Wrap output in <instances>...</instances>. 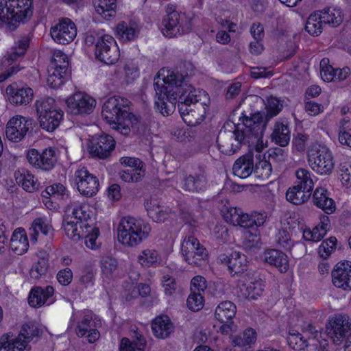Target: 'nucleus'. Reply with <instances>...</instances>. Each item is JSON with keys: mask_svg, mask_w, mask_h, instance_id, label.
Wrapping results in <instances>:
<instances>
[{"mask_svg": "<svg viewBox=\"0 0 351 351\" xmlns=\"http://www.w3.org/2000/svg\"><path fill=\"white\" fill-rule=\"evenodd\" d=\"M191 73H188L178 70L159 71L154 78V89L156 91L155 105L157 110L163 116L171 114L175 108L176 104H179V99L183 89H185V84L189 82Z\"/></svg>", "mask_w": 351, "mask_h": 351, "instance_id": "1", "label": "nucleus"}, {"mask_svg": "<svg viewBox=\"0 0 351 351\" xmlns=\"http://www.w3.org/2000/svg\"><path fill=\"white\" fill-rule=\"evenodd\" d=\"M261 119L256 115L252 119H246L243 116L242 124H237L234 132H220L217 138V144L220 152L226 155H232L236 153L242 145H255L256 151L261 152L263 148L262 139L263 126L255 128L254 122Z\"/></svg>", "mask_w": 351, "mask_h": 351, "instance_id": "2", "label": "nucleus"}, {"mask_svg": "<svg viewBox=\"0 0 351 351\" xmlns=\"http://www.w3.org/2000/svg\"><path fill=\"white\" fill-rule=\"evenodd\" d=\"M130 104L126 98L114 96L105 101L102 108L104 119L123 136H128L131 131L139 133L142 128L139 117L129 111Z\"/></svg>", "mask_w": 351, "mask_h": 351, "instance_id": "3", "label": "nucleus"}, {"mask_svg": "<svg viewBox=\"0 0 351 351\" xmlns=\"http://www.w3.org/2000/svg\"><path fill=\"white\" fill-rule=\"evenodd\" d=\"M208 100L205 91L194 88L186 82L178 104V110L183 121L189 125L200 123L205 118Z\"/></svg>", "mask_w": 351, "mask_h": 351, "instance_id": "4", "label": "nucleus"}, {"mask_svg": "<svg viewBox=\"0 0 351 351\" xmlns=\"http://www.w3.org/2000/svg\"><path fill=\"white\" fill-rule=\"evenodd\" d=\"M32 0H0V20L14 31L32 15Z\"/></svg>", "mask_w": 351, "mask_h": 351, "instance_id": "5", "label": "nucleus"}, {"mask_svg": "<svg viewBox=\"0 0 351 351\" xmlns=\"http://www.w3.org/2000/svg\"><path fill=\"white\" fill-rule=\"evenodd\" d=\"M117 231L120 242L129 246H135L147 238L151 232V226L149 223L128 216L121 219Z\"/></svg>", "mask_w": 351, "mask_h": 351, "instance_id": "6", "label": "nucleus"}, {"mask_svg": "<svg viewBox=\"0 0 351 351\" xmlns=\"http://www.w3.org/2000/svg\"><path fill=\"white\" fill-rule=\"evenodd\" d=\"M166 15L162 24L163 34L169 38L189 33L192 27L191 19L184 13L179 12L174 5L169 4L165 8Z\"/></svg>", "mask_w": 351, "mask_h": 351, "instance_id": "7", "label": "nucleus"}, {"mask_svg": "<svg viewBox=\"0 0 351 351\" xmlns=\"http://www.w3.org/2000/svg\"><path fill=\"white\" fill-rule=\"evenodd\" d=\"M308 162L311 169L321 175H329L335 162L331 151L325 145L313 143L308 149Z\"/></svg>", "mask_w": 351, "mask_h": 351, "instance_id": "8", "label": "nucleus"}, {"mask_svg": "<svg viewBox=\"0 0 351 351\" xmlns=\"http://www.w3.org/2000/svg\"><path fill=\"white\" fill-rule=\"evenodd\" d=\"M208 178L206 167L197 165L192 167L189 174H185L181 182L182 189L191 193H202L206 191Z\"/></svg>", "mask_w": 351, "mask_h": 351, "instance_id": "9", "label": "nucleus"}, {"mask_svg": "<svg viewBox=\"0 0 351 351\" xmlns=\"http://www.w3.org/2000/svg\"><path fill=\"white\" fill-rule=\"evenodd\" d=\"M29 39L27 36L22 37L16 42V46L12 47L10 51L4 56L1 65L5 71L0 74V82H3L8 77L21 70L19 65L14 64V62L25 55L29 47Z\"/></svg>", "mask_w": 351, "mask_h": 351, "instance_id": "10", "label": "nucleus"}, {"mask_svg": "<svg viewBox=\"0 0 351 351\" xmlns=\"http://www.w3.org/2000/svg\"><path fill=\"white\" fill-rule=\"evenodd\" d=\"M95 54L97 60L106 64H114L119 58V51L114 38L110 35L98 38Z\"/></svg>", "mask_w": 351, "mask_h": 351, "instance_id": "11", "label": "nucleus"}, {"mask_svg": "<svg viewBox=\"0 0 351 351\" xmlns=\"http://www.w3.org/2000/svg\"><path fill=\"white\" fill-rule=\"evenodd\" d=\"M116 141L107 134L102 133L92 136L88 145V150L93 158L106 159L114 150Z\"/></svg>", "mask_w": 351, "mask_h": 351, "instance_id": "12", "label": "nucleus"}, {"mask_svg": "<svg viewBox=\"0 0 351 351\" xmlns=\"http://www.w3.org/2000/svg\"><path fill=\"white\" fill-rule=\"evenodd\" d=\"M182 253L190 265L199 266L208 256L206 249L192 235L186 237L182 244Z\"/></svg>", "mask_w": 351, "mask_h": 351, "instance_id": "13", "label": "nucleus"}, {"mask_svg": "<svg viewBox=\"0 0 351 351\" xmlns=\"http://www.w3.org/2000/svg\"><path fill=\"white\" fill-rule=\"evenodd\" d=\"M328 335L336 345H341L351 332V319L346 314H337L330 320Z\"/></svg>", "mask_w": 351, "mask_h": 351, "instance_id": "14", "label": "nucleus"}, {"mask_svg": "<svg viewBox=\"0 0 351 351\" xmlns=\"http://www.w3.org/2000/svg\"><path fill=\"white\" fill-rule=\"evenodd\" d=\"M50 34L56 43L67 45L71 43L77 35L76 25L70 19L62 18L51 27Z\"/></svg>", "mask_w": 351, "mask_h": 351, "instance_id": "15", "label": "nucleus"}, {"mask_svg": "<svg viewBox=\"0 0 351 351\" xmlns=\"http://www.w3.org/2000/svg\"><path fill=\"white\" fill-rule=\"evenodd\" d=\"M33 120L22 116H16L10 119L5 129L8 139L12 142H19L24 138L30 128Z\"/></svg>", "mask_w": 351, "mask_h": 351, "instance_id": "16", "label": "nucleus"}, {"mask_svg": "<svg viewBox=\"0 0 351 351\" xmlns=\"http://www.w3.org/2000/svg\"><path fill=\"white\" fill-rule=\"evenodd\" d=\"M27 159L32 166L44 171L52 169L57 162L56 151L51 147L45 149L42 153L32 149L27 153Z\"/></svg>", "mask_w": 351, "mask_h": 351, "instance_id": "17", "label": "nucleus"}, {"mask_svg": "<svg viewBox=\"0 0 351 351\" xmlns=\"http://www.w3.org/2000/svg\"><path fill=\"white\" fill-rule=\"evenodd\" d=\"M66 102L71 113L75 115L89 114L96 106L93 97L81 92L73 94Z\"/></svg>", "mask_w": 351, "mask_h": 351, "instance_id": "18", "label": "nucleus"}, {"mask_svg": "<svg viewBox=\"0 0 351 351\" xmlns=\"http://www.w3.org/2000/svg\"><path fill=\"white\" fill-rule=\"evenodd\" d=\"M75 183L79 192L83 195L92 197L99 191V180L86 168L80 169L75 173Z\"/></svg>", "mask_w": 351, "mask_h": 351, "instance_id": "19", "label": "nucleus"}, {"mask_svg": "<svg viewBox=\"0 0 351 351\" xmlns=\"http://www.w3.org/2000/svg\"><path fill=\"white\" fill-rule=\"evenodd\" d=\"M333 285L343 290H351V262L338 263L332 271Z\"/></svg>", "mask_w": 351, "mask_h": 351, "instance_id": "20", "label": "nucleus"}, {"mask_svg": "<svg viewBox=\"0 0 351 351\" xmlns=\"http://www.w3.org/2000/svg\"><path fill=\"white\" fill-rule=\"evenodd\" d=\"M5 91L10 103L15 106L27 105L34 97L33 90L28 86L18 87L16 84H10Z\"/></svg>", "mask_w": 351, "mask_h": 351, "instance_id": "21", "label": "nucleus"}, {"mask_svg": "<svg viewBox=\"0 0 351 351\" xmlns=\"http://www.w3.org/2000/svg\"><path fill=\"white\" fill-rule=\"evenodd\" d=\"M267 112H257L253 114H252L251 117H247L245 115H243L244 117L246 119H252L256 115H258V117H261V119H258V121L254 122V125H253V128H255L256 125L257 126H263V131H262V137L263 136L264 132L265 130L267 122L274 117L276 116L281 110L282 106H280L279 100L276 98L271 97L268 100V103L266 107Z\"/></svg>", "mask_w": 351, "mask_h": 351, "instance_id": "22", "label": "nucleus"}, {"mask_svg": "<svg viewBox=\"0 0 351 351\" xmlns=\"http://www.w3.org/2000/svg\"><path fill=\"white\" fill-rule=\"evenodd\" d=\"M53 293L54 289L51 286H47L45 289L41 287H34L29 295V304L33 307H39L45 304H49L52 302L51 298Z\"/></svg>", "mask_w": 351, "mask_h": 351, "instance_id": "23", "label": "nucleus"}, {"mask_svg": "<svg viewBox=\"0 0 351 351\" xmlns=\"http://www.w3.org/2000/svg\"><path fill=\"white\" fill-rule=\"evenodd\" d=\"M263 258L265 263L278 268L281 273L286 272L289 269L287 256L278 250H266L263 254Z\"/></svg>", "mask_w": 351, "mask_h": 351, "instance_id": "24", "label": "nucleus"}, {"mask_svg": "<svg viewBox=\"0 0 351 351\" xmlns=\"http://www.w3.org/2000/svg\"><path fill=\"white\" fill-rule=\"evenodd\" d=\"M232 171L241 178H246L254 173L253 154L249 153L239 158L233 165Z\"/></svg>", "mask_w": 351, "mask_h": 351, "instance_id": "25", "label": "nucleus"}, {"mask_svg": "<svg viewBox=\"0 0 351 351\" xmlns=\"http://www.w3.org/2000/svg\"><path fill=\"white\" fill-rule=\"evenodd\" d=\"M313 204L321 208L326 214H332L335 211V201L329 197L328 191L323 187L317 188L313 195Z\"/></svg>", "mask_w": 351, "mask_h": 351, "instance_id": "26", "label": "nucleus"}, {"mask_svg": "<svg viewBox=\"0 0 351 351\" xmlns=\"http://www.w3.org/2000/svg\"><path fill=\"white\" fill-rule=\"evenodd\" d=\"M226 264L232 276L243 274L248 267L246 256L237 252H232L227 257Z\"/></svg>", "mask_w": 351, "mask_h": 351, "instance_id": "27", "label": "nucleus"}, {"mask_svg": "<svg viewBox=\"0 0 351 351\" xmlns=\"http://www.w3.org/2000/svg\"><path fill=\"white\" fill-rule=\"evenodd\" d=\"M154 335L159 339H166L174 330V326L167 315L156 317L152 325Z\"/></svg>", "mask_w": 351, "mask_h": 351, "instance_id": "28", "label": "nucleus"}, {"mask_svg": "<svg viewBox=\"0 0 351 351\" xmlns=\"http://www.w3.org/2000/svg\"><path fill=\"white\" fill-rule=\"evenodd\" d=\"M81 318V320L78 322L77 325L75 328V332L78 337L84 336L88 331L92 330L93 328L98 327L100 325V322H97L93 319V316L91 313L84 312L80 313L78 314H73L71 320H75L77 318Z\"/></svg>", "mask_w": 351, "mask_h": 351, "instance_id": "29", "label": "nucleus"}, {"mask_svg": "<svg viewBox=\"0 0 351 351\" xmlns=\"http://www.w3.org/2000/svg\"><path fill=\"white\" fill-rule=\"evenodd\" d=\"M249 282L241 285V291L245 298L255 300L263 293L265 283L262 279L256 277H249Z\"/></svg>", "mask_w": 351, "mask_h": 351, "instance_id": "30", "label": "nucleus"}, {"mask_svg": "<svg viewBox=\"0 0 351 351\" xmlns=\"http://www.w3.org/2000/svg\"><path fill=\"white\" fill-rule=\"evenodd\" d=\"M267 215L265 213L253 212L250 215L247 213H240L236 226H239L245 228H252L254 226L260 227L264 225L266 221Z\"/></svg>", "mask_w": 351, "mask_h": 351, "instance_id": "31", "label": "nucleus"}, {"mask_svg": "<svg viewBox=\"0 0 351 351\" xmlns=\"http://www.w3.org/2000/svg\"><path fill=\"white\" fill-rule=\"evenodd\" d=\"M316 12L324 25L328 24L332 27H337L343 21V14L340 9L327 7Z\"/></svg>", "mask_w": 351, "mask_h": 351, "instance_id": "32", "label": "nucleus"}, {"mask_svg": "<svg viewBox=\"0 0 351 351\" xmlns=\"http://www.w3.org/2000/svg\"><path fill=\"white\" fill-rule=\"evenodd\" d=\"M10 247L18 255H22L27 252L29 242L24 230L18 228L14 231L10 239Z\"/></svg>", "mask_w": 351, "mask_h": 351, "instance_id": "33", "label": "nucleus"}, {"mask_svg": "<svg viewBox=\"0 0 351 351\" xmlns=\"http://www.w3.org/2000/svg\"><path fill=\"white\" fill-rule=\"evenodd\" d=\"M144 204L148 215L153 221L158 223L164 222L169 217L170 210L160 206L156 201L146 200Z\"/></svg>", "mask_w": 351, "mask_h": 351, "instance_id": "34", "label": "nucleus"}, {"mask_svg": "<svg viewBox=\"0 0 351 351\" xmlns=\"http://www.w3.org/2000/svg\"><path fill=\"white\" fill-rule=\"evenodd\" d=\"M62 117V110H52L49 113L39 115L40 125L47 132H53L60 125Z\"/></svg>", "mask_w": 351, "mask_h": 351, "instance_id": "35", "label": "nucleus"}, {"mask_svg": "<svg viewBox=\"0 0 351 351\" xmlns=\"http://www.w3.org/2000/svg\"><path fill=\"white\" fill-rule=\"evenodd\" d=\"M117 36L123 42H130L137 38L139 29L136 23L121 22L117 26Z\"/></svg>", "mask_w": 351, "mask_h": 351, "instance_id": "36", "label": "nucleus"}, {"mask_svg": "<svg viewBox=\"0 0 351 351\" xmlns=\"http://www.w3.org/2000/svg\"><path fill=\"white\" fill-rule=\"evenodd\" d=\"M237 308L230 301L221 302L216 308L215 315L221 323H229L235 316Z\"/></svg>", "mask_w": 351, "mask_h": 351, "instance_id": "37", "label": "nucleus"}, {"mask_svg": "<svg viewBox=\"0 0 351 351\" xmlns=\"http://www.w3.org/2000/svg\"><path fill=\"white\" fill-rule=\"evenodd\" d=\"M311 195V190L295 185L288 189L286 193V198L287 201L295 205H300L307 202Z\"/></svg>", "mask_w": 351, "mask_h": 351, "instance_id": "38", "label": "nucleus"}, {"mask_svg": "<svg viewBox=\"0 0 351 351\" xmlns=\"http://www.w3.org/2000/svg\"><path fill=\"white\" fill-rule=\"evenodd\" d=\"M15 179L16 183L27 192L32 193L38 189L39 183L34 180V176L29 171L22 169L16 171Z\"/></svg>", "mask_w": 351, "mask_h": 351, "instance_id": "39", "label": "nucleus"}, {"mask_svg": "<svg viewBox=\"0 0 351 351\" xmlns=\"http://www.w3.org/2000/svg\"><path fill=\"white\" fill-rule=\"evenodd\" d=\"M62 227L66 236L73 241H78L84 234V228L73 220V217H70V215L64 217Z\"/></svg>", "mask_w": 351, "mask_h": 351, "instance_id": "40", "label": "nucleus"}, {"mask_svg": "<svg viewBox=\"0 0 351 351\" xmlns=\"http://www.w3.org/2000/svg\"><path fill=\"white\" fill-rule=\"evenodd\" d=\"M135 333V339L130 341L128 338L124 337L121 339L119 351H144L146 346V340L145 337L138 334Z\"/></svg>", "mask_w": 351, "mask_h": 351, "instance_id": "41", "label": "nucleus"}, {"mask_svg": "<svg viewBox=\"0 0 351 351\" xmlns=\"http://www.w3.org/2000/svg\"><path fill=\"white\" fill-rule=\"evenodd\" d=\"M96 12L108 19L114 16L117 8V0H93Z\"/></svg>", "mask_w": 351, "mask_h": 351, "instance_id": "42", "label": "nucleus"}, {"mask_svg": "<svg viewBox=\"0 0 351 351\" xmlns=\"http://www.w3.org/2000/svg\"><path fill=\"white\" fill-rule=\"evenodd\" d=\"M271 140L280 147L287 146L290 141V132L287 125L276 123L271 135Z\"/></svg>", "mask_w": 351, "mask_h": 351, "instance_id": "43", "label": "nucleus"}, {"mask_svg": "<svg viewBox=\"0 0 351 351\" xmlns=\"http://www.w3.org/2000/svg\"><path fill=\"white\" fill-rule=\"evenodd\" d=\"M41 333L42 330L36 323L27 322L22 326L18 337L25 344L34 337H38Z\"/></svg>", "mask_w": 351, "mask_h": 351, "instance_id": "44", "label": "nucleus"}, {"mask_svg": "<svg viewBox=\"0 0 351 351\" xmlns=\"http://www.w3.org/2000/svg\"><path fill=\"white\" fill-rule=\"evenodd\" d=\"M256 341V332L252 328H247L242 333H240L233 339L234 346L241 348L250 347Z\"/></svg>", "mask_w": 351, "mask_h": 351, "instance_id": "45", "label": "nucleus"}, {"mask_svg": "<svg viewBox=\"0 0 351 351\" xmlns=\"http://www.w3.org/2000/svg\"><path fill=\"white\" fill-rule=\"evenodd\" d=\"M118 262L116 258L112 256H106L100 261V267L104 280H110L116 270L117 269Z\"/></svg>", "mask_w": 351, "mask_h": 351, "instance_id": "46", "label": "nucleus"}, {"mask_svg": "<svg viewBox=\"0 0 351 351\" xmlns=\"http://www.w3.org/2000/svg\"><path fill=\"white\" fill-rule=\"evenodd\" d=\"M25 345L18 337L10 339L9 337L3 335L0 338V351H23Z\"/></svg>", "mask_w": 351, "mask_h": 351, "instance_id": "47", "label": "nucleus"}, {"mask_svg": "<svg viewBox=\"0 0 351 351\" xmlns=\"http://www.w3.org/2000/svg\"><path fill=\"white\" fill-rule=\"evenodd\" d=\"M49 268V261L47 258H40L34 263L29 269L30 278L38 280L46 276Z\"/></svg>", "mask_w": 351, "mask_h": 351, "instance_id": "48", "label": "nucleus"}, {"mask_svg": "<svg viewBox=\"0 0 351 351\" xmlns=\"http://www.w3.org/2000/svg\"><path fill=\"white\" fill-rule=\"evenodd\" d=\"M67 72L48 67L47 84L50 88H57L63 84Z\"/></svg>", "mask_w": 351, "mask_h": 351, "instance_id": "49", "label": "nucleus"}, {"mask_svg": "<svg viewBox=\"0 0 351 351\" xmlns=\"http://www.w3.org/2000/svg\"><path fill=\"white\" fill-rule=\"evenodd\" d=\"M323 25L322 21L320 20L318 14L315 12L308 18L305 25V30L312 36H318L322 32Z\"/></svg>", "mask_w": 351, "mask_h": 351, "instance_id": "50", "label": "nucleus"}, {"mask_svg": "<svg viewBox=\"0 0 351 351\" xmlns=\"http://www.w3.org/2000/svg\"><path fill=\"white\" fill-rule=\"evenodd\" d=\"M94 223H87L84 224V229L82 237L85 238V243L87 247L95 249L97 245L96 240L99 234V228L93 226Z\"/></svg>", "mask_w": 351, "mask_h": 351, "instance_id": "51", "label": "nucleus"}, {"mask_svg": "<svg viewBox=\"0 0 351 351\" xmlns=\"http://www.w3.org/2000/svg\"><path fill=\"white\" fill-rule=\"evenodd\" d=\"M70 217H73V220L84 228L85 223H94L93 221L90 219L89 213L87 212V206L86 205H80L73 208L72 215H70Z\"/></svg>", "mask_w": 351, "mask_h": 351, "instance_id": "52", "label": "nucleus"}, {"mask_svg": "<svg viewBox=\"0 0 351 351\" xmlns=\"http://www.w3.org/2000/svg\"><path fill=\"white\" fill-rule=\"evenodd\" d=\"M30 230L33 231V233L31 234V239L34 241H36L37 237L36 235L38 234L39 232L45 236H51L53 232L51 226L45 223L41 218H37L34 221Z\"/></svg>", "mask_w": 351, "mask_h": 351, "instance_id": "53", "label": "nucleus"}, {"mask_svg": "<svg viewBox=\"0 0 351 351\" xmlns=\"http://www.w3.org/2000/svg\"><path fill=\"white\" fill-rule=\"evenodd\" d=\"M35 106L38 116L49 113L52 110H62L56 106L55 99L49 97L37 100Z\"/></svg>", "mask_w": 351, "mask_h": 351, "instance_id": "54", "label": "nucleus"}, {"mask_svg": "<svg viewBox=\"0 0 351 351\" xmlns=\"http://www.w3.org/2000/svg\"><path fill=\"white\" fill-rule=\"evenodd\" d=\"M42 195L45 197L53 196L62 199H66L69 198L68 191L64 185L60 183L48 186L46 187L45 191L42 192Z\"/></svg>", "mask_w": 351, "mask_h": 351, "instance_id": "55", "label": "nucleus"}, {"mask_svg": "<svg viewBox=\"0 0 351 351\" xmlns=\"http://www.w3.org/2000/svg\"><path fill=\"white\" fill-rule=\"evenodd\" d=\"M287 340L289 347L295 350H302L308 346L302 335L293 329L289 330Z\"/></svg>", "mask_w": 351, "mask_h": 351, "instance_id": "56", "label": "nucleus"}, {"mask_svg": "<svg viewBox=\"0 0 351 351\" xmlns=\"http://www.w3.org/2000/svg\"><path fill=\"white\" fill-rule=\"evenodd\" d=\"M295 176L298 180L296 186L313 191L314 182L308 170L300 168L296 171Z\"/></svg>", "mask_w": 351, "mask_h": 351, "instance_id": "57", "label": "nucleus"}, {"mask_svg": "<svg viewBox=\"0 0 351 351\" xmlns=\"http://www.w3.org/2000/svg\"><path fill=\"white\" fill-rule=\"evenodd\" d=\"M158 254L153 250H145L138 257V262L143 267H152L157 264Z\"/></svg>", "mask_w": 351, "mask_h": 351, "instance_id": "58", "label": "nucleus"}, {"mask_svg": "<svg viewBox=\"0 0 351 351\" xmlns=\"http://www.w3.org/2000/svg\"><path fill=\"white\" fill-rule=\"evenodd\" d=\"M61 71H68L69 60L67 56L61 51L53 52L51 63L49 67H51Z\"/></svg>", "mask_w": 351, "mask_h": 351, "instance_id": "59", "label": "nucleus"}, {"mask_svg": "<svg viewBox=\"0 0 351 351\" xmlns=\"http://www.w3.org/2000/svg\"><path fill=\"white\" fill-rule=\"evenodd\" d=\"M276 241L278 247L285 250H290L293 245V241L291 239L290 234L285 229L279 230L276 235Z\"/></svg>", "mask_w": 351, "mask_h": 351, "instance_id": "60", "label": "nucleus"}, {"mask_svg": "<svg viewBox=\"0 0 351 351\" xmlns=\"http://www.w3.org/2000/svg\"><path fill=\"white\" fill-rule=\"evenodd\" d=\"M337 241V240L335 237H330L329 239L323 241L318 249L320 256L324 259L328 258L332 252L335 250Z\"/></svg>", "mask_w": 351, "mask_h": 351, "instance_id": "61", "label": "nucleus"}, {"mask_svg": "<svg viewBox=\"0 0 351 351\" xmlns=\"http://www.w3.org/2000/svg\"><path fill=\"white\" fill-rule=\"evenodd\" d=\"M272 172V167L269 160H263L254 166V174L262 179H267Z\"/></svg>", "mask_w": 351, "mask_h": 351, "instance_id": "62", "label": "nucleus"}, {"mask_svg": "<svg viewBox=\"0 0 351 351\" xmlns=\"http://www.w3.org/2000/svg\"><path fill=\"white\" fill-rule=\"evenodd\" d=\"M320 75L322 78L326 82L334 81V68L330 65L328 58H323L319 64Z\"/></svg>", "mask_w": 351, "mask_h": 351, "instance_id": "63", "label": "nucleus"}, {"mask_svg": "<svg viewBox=\"0 0 351 351\" xmlns=\"http://www.w3.org/2000/svg\"><path fill=\"white\" fill-rule=\"evenodd\" d=\"M187 306L193 311H197L204 306V297L201 293L191 292L187 298Z\"/></svg>", "mask_w": 351, "mask_h": 351, "instance_id": "64", "label": "nucleus"}]
</instances>
